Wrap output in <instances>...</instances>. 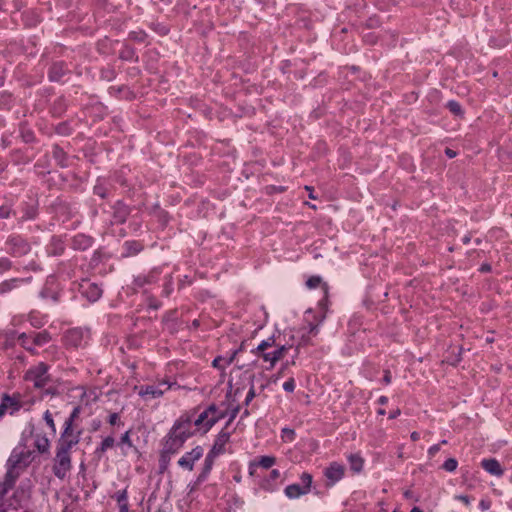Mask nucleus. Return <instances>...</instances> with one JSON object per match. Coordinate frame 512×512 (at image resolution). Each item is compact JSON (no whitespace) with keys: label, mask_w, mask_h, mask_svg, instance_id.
<instances>
[{"label":"nucleus","mask_w":512,"mask_h":512,"mask_svg":"<svg viewBox=\"0 0 512 512\" xmlns=\"http://www.w3.org/2000/svg\"><path fill=\"white\" fill-rule=\"evenodd\" d=\"M33 460V452L24 444H18L11 452L7 460V473L10 478H16L30 465Z\"/></svg>","instance_id":"nucleus-1"},{"label":"nucleus","mask_w":512,"mask_h":512,"mask_svg":"<svg viewBox=\"0 0 512 512\" xmlns=\"http://www.w3.org/2000/svg\"><path fill=\"white\" fill-rule=\"evenodd\" d=\"M289 347L285 345H276L275 339L270 337L266 340H263L252 353L260 358L266 363H269L268 369H272L276 363L283 359Z\"/></svg>","instance_id":"nucleus-2"},{"label":"nucleus","mask_w":512,"mask_h":512,"mask_svg":"<svg viewBox=\"0 0 512 512\" xmlns=\"http://www.w3.org/2000/svg\"><path fill=\"white\" fill-rule=\"evenodd\" d=\"M35 403L33 398H26L22 393L3 394L0 403V419L6 414L14 415L21 409L29 410Z\"/></svg>","instance_id":"nucleus-3"},{"label":"nucleus","mask_w":512,"mask_h":512,"mask_svg":"<svg viewBox=\"0 0 512 512\" xmlns=\"http://www.w3.org/2000/svg\"><path fill=\"white\" fill-rule=\"evenodd\" d=\"M70 451L56 446L52 470L58 479L63 480L72 468Z\"/></svg>","instance_id":"nucleus-4"},{"label":"nucleus","mask_w":512,"mask_h":512,"mask_svg":"<svg viewBox=\"0 0 512 512\" xmlns=\"http://www.w3.org/2000/svg\"><path fill=\"white\" fill-rule=\"evenodd\" d=\"M24 379L31 382L35 388H43L50 382V376L48 374V365L40 362L36 366L29 368Z\"/></svg>","instance_id":"nucleus-5"},{"label":"nucleus","mask_w":512,"mask_h":512,"mask_svg":"<svg viewBox=\"0 0 512 512\" xmlns=\"http://www.w3.org/2000/svg\"><path fill=\"white\" fill-rule=\"evenodd\" d=\"M182 447L181 440H177L170 434L168 435L160 455V467L162 470L167 468L171 456L176 454Z\"/></svg>","instance_id":"nucleus-6"},{"label":"nucleus","mask_w":512,"mask_h":512,"mask_svg":"<svg viewBox=\"0 0 512 512\" xmlns=\"http://www.w3.org/2000/svg\"><path fill=\"white\" fill-rule=\"evenodd\" d=\"M171 388V384L166 381H161L157 384L142 385L138 388V394L144 400H151L161 397L166 391Z\"/></svg>","instance_id":"nucleus-7"},{"label":"nucleus","mask_w":512,"mask_h":512,"mask_svg":"<svg viewBox=\"0 0 512 512\" xmlns=\"http://www.w3.org/2000/svg\"><path fill=\"white\" fill-rule=\"evenodd\" d=\"M80 431H77L74 426L64 424V430L57 441V447L71 450L80 441Z\"/></svg>","instance_id":"nucleus-8"},{"label":"nucleus","mask_w":512,"mask_h":512,"mask_svg":"<svg viewBox=\"0 0 512 512\" xmlns=\"http://www.w3.org/2000/svg\"><path fill=\"white\" fill-rule=\"evenodd\" d=\"M204 450L201 446H196L191 451L186 452L179 460L178 465L186 470L193 471L195 463L203 457Z\"/></svg>","instance_id":"nucleus-9"},{"label":"nucleus","mask_w":512,"mask_h":512,"mask_svg":"<svg viewBox=\"0 0 512 512\" xmlns=\"http://www.w3.org/2000/svg\"><path fill=\"white\" fill-rule=\"evenodd\" d=\"M345 474L344 465L338 462H332L329 466L324 470V476L327 479V485L333 486L338 481H340Z\"/></svg>","instance_id":"nucleus-10"},{"label":"nucleus","mask_w":512,"mask_h":512,"mask_svg":"<svg viewBox=\"0 0 512 512\" xmlns=\"http://www.w3.org/2000/svg\"><path fill=\"white\" fill-rule=\"evenodd\" d=\"M169 434L177 440H181V444L184 445L185 441L190 437V422L185 421L175 424Z\"/></svg>","instance_id":"nucleus-11"},{"label":"nucleus","mask_w":512,"mask_h":512,"mask_svg":"<svg viewBox=\"0 0 512 512\" xmlns=\"http://www.w3.org/2000/svg\"><path fill=\"white\" fill-rule=\"evenodd\" d=\"M230 439L229 432L221 431L217 436L215 443L211 449L213 455H219L224 451L225 445Z\"/></svg>","instance_id":"nucleus-12"},{"label":"nucleus","mask_w":512,"mask_h":512,"mask_svg":"<svg viewBox=\"0 0 512 512\" xmlns=\"http://www.w3.org/2000/svg\"><path fill=\"white\" fill-rule=\"evenodd\" d=\"M481 465L488 473L492 475L502 476L504 473V470L501 468L500 463L496 459H484Z\"/></svg>","instance_id":"nucleus-13"},{"label":"nucleus","mask_w":512,"mask_h":512,"mask_svg":"<svg viewBox=\"0 0 512 512\" xmlns=\"http://www.w3.org/2000/svg\"><path fill=\"white\" fill-rule=\"evenodd\" d=\"M30 498V489L20 486L14 493L13 499L16 501L15 509L22 507Z\"/></svg>","instance_id":"nucleus-14"},{"label":"nucleus","mask_w":512,"mask_h":512,"mask_svg":"<svg viewBox=\"0 0 512 512\" xmlns=\"http://www.w3.org/2000/svg\"><path fill=\"white\" fill-rule=\"evenodd\" d=\"M34 446L39 453H48L50 449V441L45 435L37 434L34 438Z\"/></svg>","instance_id":"nucleus-15"},{"label":"nucleus","mask_w":512,"mask_h":512,"mask_svg":"<svg viewBox=\"0 0 512 512\" xmlns=\"http://www.w3.org/2000/svg\"><path fill=\"white\" fill-rule=\"evenodd\" d=\"M347 460L349 462L350 469L353 472L359 473L362 471L363 466H364V459L360 456V454H358V453L350 454L347 457Z\"/></svg>","instance_id":"nucleus-16"},{"label":"nucleus","mask_w":512,"mask_h":512,"mask_svg":"<svg viewBox=\"0 0 512 512\" xmlns=\"http://www.w3.org/2000/svg\"><path fill=\"white\" fill-rule=\"evenodd\" d=\"M285 495L290 499L298 498L308 493V489H303L299 484H291L285 488Z\"/></svg>","instance_id":"nucleus-17"},{"label":"nucleus","mask_w":512,"mask_h":512,"mask_svg":"<svg viewBox=\"0 0 512 512\" xmlns=\"http://www.w3.org/2000/svg\"><path fill=\"white\" fill-rule=\"evenodd\" d=\"M65 340L68 345L76 347L81 344L82 333L77 329L69 330L65 335Z\"/></svg>","instance_id":"nucleus-18"},{"label":"nucleus","mask_w":512,"mask_h":512,"mask_svg":"<svg viewBox=\"0 0 512 512\" xmlns=\"http://www.w3.org/2000/svg\"><path fill=\"white\" fill-rule=\"evenodd\" d=\"M207 410L210 411L209 415V429L220 419L224 418L225 412L222 410H219L216 405H210Z\"/></svg>","instance_id":"nucleus-19"},{"label":"nucleus","mask_w":512,"mask_h":512,"mask_svg":"<svg viewBox=\"0 0 512 512\" xmlns=\"http://www.w3.org/2000/svg\"><path fill=\"white\" fill-rule=\"evenodd\" d=\"M84 294L90 301H96L100 298L102 290L96 284H88L87 288L84 290Z\"/></svg>","instance_id":"nucleus-20"},{"label":"nucleus","mask_w":512,"mask_h":512,"mask_svg":"<svg viewBox=\"0 0 512 512\" xmlns=\"http://www.w3.org/2000/svg\"><path fill=\"white\" fill-rule=\"evenodd\" d=\"M16 480V478H10L9 474L6 472L3 482H0V501H2L5 494L13 487Z\"/></svg>","instance_id":"nucleus-21"},{"label":"nucleus","mask_w":512,"mask_h":512,"mask_svg":"<svg viewBox=\"0 0 512 512\" xmlns=\"http://www.w3.org/2000/svg\"><path fill=\"white\" fill-rule=\"evenodd\" d=\"M115 444V439L114 437L112 436H107L106 438L103 439V441L101 442V445L99 448H97L96 452L97 453H100V454H103L105 453L108 449L112 448Z\"/></svg>","instance_id":"nucleus-22"},{"label":"nucleus","mask_w":512,"mask_h":512,"mask_svg":"<svg viewBox=\"0 0 512 512\" xmlns=\"http://www.w3.org/2000/svg\"><path fill=\"white\" fill-rule=\"evenodd\" d=\"M18 339L23 348H25L27 351H29L33 354H36V350L34 348L35 345H33V342L30 343L29 337L27 334H25V333L19 334Z\"/></svg>","instance_id":"nucleus-23"},{"label":"nucleus","mask_w":512,"mask_h":512,"mask_svg":"<svg viewBox=\"0 0 512 512\" xmlns=\"http://www.w3.org/2000/svg\"><path fill=\"white\" fill-rule=\"evenodd\" d=\"M211 410H204L198 418L195 420V425L200 426L203 425L205 427V431L209 430V413Z\"/></svg>","instance_id":"nucleus-24"},{"label":"nucleus","mask_w":512,"mask_h":512,"mask_svg":"<svg viewBox=\"0 0 512 512\" xmlns=\"http://www.w3.org/2000/svg\"><path fill=\"white\" fill-rule=\"evenodd\" d=\"M50 340V336L47 332H40L33 336V345L42 346L48 343Z\"/></svg>","instance_id":"nucleus-25"},{"label":"nucleus","mask_w":512,"mask_h":512,"mask_svg":"<svg viewBox=\"0 0 512 512\" xmlns=\"http://www.w3.org/2000/svg\"><path fill=\"white\" fill-rule=\"evenodd\" d=\"M276 462V458L273 456H262L258 461V465L264 469L271 468Z\"/></svg>","instance_id":"nucleus-26"},{"label":"nucleus","mask_w":512,"mask_h":512,"mask_svg":"<svg viewBox=\"0 0 512 512\" xmlns=\"http://www.w3.org/2000/svg\"><path fill=\"white\" fill-rule=\"evenodd\" d=\"M447 108L454 115H456V116H463V110L461 108V105L457 101H454V100L449 101L447 103Z\"/></svg>","instance_id":"nucleus-27"},{"label":"nucleus","mask_w":512,"mask_h":512,"mask_svg":"<svg viewBox=\"0 0 512 512\" xmlns=\"http://www.w3.org/2000/svg\"><path fill=\"white\" fill-rule=\"evenodd\" d=\"M295 431L290 428H283L281 431V438L285 442H292L295 439Z\"/></svg>","instance_id":"nucleus-28"},{"label":"nucleus","mask_w":512,"mask_h":512,"mask_svg":"<svg viewBox=\"0 0 512 512\" xmlns=\"http://www.w3.org/2000/svg\"><path fill=\"white\" fill-rule=\"evenodd\" d=\"M458 466V462L455 458H449L447 459L444 464H443V469L446 470L447 472H453L456 470Z\"/></svg>","instance_id":"nucleus-29"},{"label":"nucleus","mask_w":512,"mask_h":512,"mask_svg":"<svg viewBox=\"0 0 512 512\" xmlns=\"http://www.w3.org/2000/svg\"><path fill=\"white\" fill-rule=\"evenodd\" d=\"M80 407L79 406H76L72 413L70 414V416L66 419L65 423L64 424H70V426H74V422L75 420L79 417L80 415Z\"/></svg>","instance_id":"nucleus-30"},{"label":"nucleus","mask_w":512,"mask_h":512,"mask_svg":"<svg viewBox=\"0 0 512 512\" xmlns=\"http://www.w3.org/2000/svg\"><path fill=\"white\" fill-rule=\"evenodd\" d=\"M322 284V279L319 276H311L306 281V286L310 289L316 288Z\"/></svg>","instance_id":"nucleus-31"},{"label":"nucleus","mask_w":512,"mask_h":512,"mask_svg":"<svg viewBox=\"0 0 512 512\" xmlns=\"http://www.w3.org/2000/svg\"><path fill=\"white\" fill-rule=\"evenodd\" d=\"M301 481L303 483V486H301L303 489H308V492L310 491L311 484H312V476L309 473H303L301 475Z\"/></svg>","instance_id":"nucleus-32"},{"label":"nucleus","mask_w":512,"mask_h":512,"mask_svg":"<svg viewBox=\"0 0 512 512\" xmlns=\"http://www.w3.org/2000/svg\"><path fill=\"white\" fill-rule=\"evenodd\" d=\"M44 420H45L46 424L50 427L52 432L55 433L56 432V425L54 423L52 414L48 410L44 413Z\"/></svg>","instance_id":"nucleus-33"},{"label":"nucleus","mask_w":512,"mask_h":512,"mask_svg":"<svg viewBox=\"0 0 512 512\" xmlns=\"http://www.w3.org/2000/svg\"><path fill=\"white\" fill-rule=\"evenodd\" d=\"M115 498H116L118 504L128 503L127 502V499H128L127 490L124 489V490L118 491L115 494Z\"/></svg>","instance_id":"nucleus-34"},{"label":"nucleus","mask_w":512,"mask_h":512,"mask_svg":"<svg viewBox=\"0 0 512 512\" xmlns=\"http://www.w3.org/2000/svg\"><path fill=\"white\" fill-rule=\"evenodd\" d=\"M322 289L324 291V294H325V298H327L328 296V285L326 283L322 284ZM326 299L322 300L320 302V306L322 307V309L324 310V314L322 315L321 319H320V322L324 320L325 318V312H326Z\"/></svg>","instance_id":"nucleus-35"},{"label":"nucleus","mask_w":512,"mask_h":512,"mask_svg":"<svg viewBox=\"0 0 512 512\" xmlns=\"http://www.w3.org/2000/svg\"><path fill=\"white\" fill-rule=\"evenodd\" d=\"M216 456L217 455H213L212 451H210L209 454L206 456V459H205V472H208L211 469L213 460H214V458Z\"/></svg>","instance_id":"nucleus-36"},{"label":"nucleus","mask_w":512,"mask_h":512,"mask_svg":"<svg viewBox=\"0 0 512 512\" xmlns=\"http://www.w3.org/2000/svg\"><path fill=\"white\" fill-rule=\"evenodd\" d=\"M283 389L287 392H293L295 389V382L293 378H289L283 384Z\"/></svg>","instance_id":"nucleus-37"},{"label":"nucleus","mask_w":512,"mask_h":512,"mask_svg":"<svg viewBox=\"0 0 512 512\" xmlns=\"http://www.w3.org/2000/svg\"><path fill=\"white\" fill-rule=\"evenodd\" d=\"M223 361H224V358L221 356H218L213 360L212 365H213V367H215L217 369L224 370L226 366H225V364L224 365L222 364Z\"/></svg>","instance_id":"nucleus-38"},{"label":"nucleus","mask_w":512,"mask_h":512,"mask_svg":"<svg viewBox=\"0 0 512 512\" xmlns=\"http://www.w3.org/2000/svg\"><path fill=\"white\" fill-rule=\"evenodd\" d=\"M120 444H125V445H127V446H129V447H132V446H133V445H132V441H131V439H130V431H126V432L122 435V437H121V439H120Z\"/></svg>","instance_id":"nucleus-39"},{"label":"nucleus","mask_w":512,"mask_h":512,"mask_svg":"<svg viewBox=\"0 0 512 512\" xmlns=\"http://www.w3.org/2000/svg\"><path fill=\"white\" fill-rule=\"evenodd\" d=\"M240 350H241V348H240V349H238V350L233 351V353H232L228 358H224V361H223V362L225 363V366H228V365H230L232 362H234V360L236 359V356H237V354H238V352H239Z\"/></svg>","instance_id":"nucleus-40"},{"label":"nucleus","mask_w":512,"mask_h":512,"mask_svg":"<svg viewBox=\"0 0 512 512\" xmlns=\"http://www.w3.org/2000/svg\"><path fill=\"white\" fill-rule=\"evenodd\" d=\"M439 450H440V444H435L428 449V454L430 457H434L438 453Z\"/></svg>","instance_id":"nucleus-41"},{"label":"nucleus","mask_w":512,"mask_h":512,"mask_svg":"<svg viewBox=\"0 0 512 512\" xmlns=\"http://www.w3.org/2000/svg\"><path fill=\"white\" fill-rule=\"evenodd\" d=\"M255 397V390L253 387L250 388L247 396H246V399H245V404L248 405L252 399Z\"/></svg>","instance_id":"nucleus-42"},{"label":"nucleus","mask_w":512,"mask_h":512,"mask_svg":"<svg viewBox=\"0 0 512 512\" xmlns=\"http://www.w3.org/2000/svg\"><path fill=\"white\" fill-rule=\"evenodd\" d=\"M119 420H120V418H119V415L117 413H112L109 416V423L111 425H116L119 422Z\"/></svg>","instance_id":"nucleus-43"},{"label":"nucleus","mask_w":512,"mask_h":512,"mask_svg":"<svg viewBox=\"0 0 512 512\" xmlns=\"http://www.w3.org/2000/svg\"><path fill=\"white\" fill-rule=\"evenodd\" d=\"M479 506H480L481 510L486 511V510L490 509L491 503H490V501L483 499L480 501Z\"/></svg>","instance_id":"nucleus-44"},{"label":"nucleus","mask_w":512,"mask_h":512,"mask_svg":"<svg viewBox=\"0 0 512 512\" xmlns=\"http://www.w3.org/2000/svg\"><path fill=\"white\" fill-rule=\"evenodd\" d=\"M456 499L463 502L465 505H470V499L467 495H458Z\"/></svg>","instance_id":"nucleus-45"},{"label":"nucleus","mask_w":512,"mask_h":512,"mask_svg":"<svg viewBox=\"0 0 512 512\" xmlns=\"http://www.w3.org/2000/svg\"><path fill=\"white\" fill-rule=\"evenodd\" d=\"M10 214V210L7 207H0V217L8 218Z\"/></svg>","instance_id":"nucleus-46"},{"label":"nucleus","mask_w":512,"mask_h":512,"mask_svg":"<svg viewBox=\"0 0 512 512\" xmlns=\"http://www.w3.org/2000/svg\"><path fill=\"white\" fill-rule=\"evenodd\" d=\"M126 245H127L128 247H130V246H134V250L131 252V253H133V254H135V253H137L138 251H140V245H139L138 243H135V242H133V243L127 242V243H126Z\"/></svg>","instance_id":"nucleus-47"},{"label":"nucleus","mask_w":512,"mask_h":512,"mask_svg":"<svg viewBox=\"0 0 512 512\" xmlns=\"http://www.w3.org/2000/svg\"><path fill=\"white\" fill-rule=\"evenodd\" d=\"M383 382L385 384H389L391 382V374L388 370L385 371V374H384V377H383Z\"/></svg>","instance_id":"nucleus-48"},{"label":"nucleus","mask_w":512,"mask_h":512,"mask_svg":"<svg viewBox=\"0 0 512 512\" xmlns=\"http://www.w3.org/2000/svg\"><path fill=\"white\" fill-rule=\"evenodd\" d=\"M119 512H129L128 503L119 504Z\"/></svg>","instance_id":"nucleus-49"},{"label":"nucleus","mask_w":512,"mask_h":512,"mask_svg":"<svg viewBox=\"0 0 512 512\" xmlns=\"http://www.w3.org/2000/svg\"><path fill=\"white\" fill-rule=\"evenodd\" d=\"M445 154H446L449 158H454V157H456V155H457V153H456L454 150L450 149V148H446V150H445Z\"/></svg>","instance_id":"nucleus-50"},{"label":"nucleus","mask_w":512,"mask_h":512,"mask_svg":"<svg viewBox=\"0 0 512 512\" xmlns=\"http://www.w3.org/2000/svg\"><path fill=\"white\" fill-rule=\"evenodd\" d=\"M270 477L272 479H278L280 477V472L277 469H274L270 472Z\"/></svg>","instance_id":"nucleus-51"},{"label":"nucleus","mask_w":512,"mask_h":512,"mask_svg":"<svg viewBox=\"0 0 512 512\" xmlns=\"http://www.w3.org/2000/svg\"><path fill=\"white\" fill-rule=\"evenodd\" d=\"M305 189L309 192L310 199H317V197L313 194V188L311 186H305Z\"/></svg>","instance_id":"nucleus-52"},{"label":"nucleus","mask_w":512,"mask_h":512,"mask_svg":"<svg viewBox=\"0 0 512 512\" xmlns=\"http://www.w3.org/2000/svg\"><path fill=\"white\" fill-rule=\"evenodd\" d=\"M401 411L400 409H396L393 412L390 413L389 418L394 419L400 415Z\"/></svg>","instance_id":"nucleus-53"},{"label":"nucleus","mask_w":512,"mask_h":512,"mask_svg":"<svg viewBox=\"0 0 512 512\" xmlns=\"http://www.w3.org/2000/svg\"><path fill=\"white\" fill-rule=\"evenodd\" d=\"M410 437H411L412 441H417V440H419L420 435L418 432L414 431L411 433Z\"/></svg>","instance_id":"nucleus-54"},{"label":"nucleus","mask_w":512,"mask_h":512,"mask_svg":"<svg viewBox=\"0 0 512 512\" xmlns=\"http://www.w3.org/2000/svg\"><path fill=\"white\" fill-rule=\"evenodd\" d=\"M490 270H491V267H490V265H489V264H483V265L481 266V268H480V271H482V272H488V271H490Z\"/></svg>","instance_id":"nucleus-55"},{"label":"nucleus","mask_w":512,"mask_h":512,"mask_svg":"<svg viewBox=\"0 0 512 512\" xmlns=\"http://www.w3.org/2000/svg\"><path fill=\"white\" fill-rule=\"evenodd\" d=\"M379 404L385 405L388 402V398L386 396H381L378 400Z\"/></svg>","instance_id":"nucleus-56"},{"label":"nucleus","mask_w":512,"mask_h":512,"mask_svg":"<svg viewBox=\"0 0 512 512\" xmlns=\"http://www.w3.org/2000/svg\"><path fill=\"white\" fill-rule=\"evenodd\" d=\"M318 332L317 325H310V333L316 335Z\"/></svg>","instance_id":"nucleus-57"},{"label":"nucleus","mask_w":512,"mask_h":512,"mask_svg":"<svg viewBox=\"0 0 512 512\" xmlns=\"http://www.w3.org/2000/svg\"><path fill=\"white\" fill-rule=\"evenodd\" d=\"M27 249H28V245L26 243H22V247L19 251V254L25 253L27 251Z\"/></svg>","instance_id":"nucleus-58"},{"label":"nucleus","mask_w":512,"mask_h":512,"mask_svg":"<svg viewBox=\"0 0 512 512\" xmlns=\"http://www.w3.org/2000/svg\"><path fill=\"white\" fill-rule=\"evenodd\" d=\"M0 512H7L5 505L2 501H0Z\"/></svg>","instance_id":"nucleus-59"},{"label":"nucleus","mask_w":512,"mask_h":512,"mask_svg":"<svg viewBox=\"0 0 512 512\" xmlns=\"http://www.w3.org/2000/svg\"><path fill=\"white\" fill-rule=\"evenodd\" d=\"M410 512H422V510L418 507H414Z\"/></svg>","instance_id":"nucleus-60"},{"label":"nucleus","mask_w":512,"mask_h":512,"mask_svg":"<svg viewBox=\"0 0 512 512\" xmlns=\"http://www.w3.org/2000/svg\"><path fill=\"white\" fill-rule=\"evenodd\" d=\"M7 336H8L9 338H13V337L15 336V332H13V331H12V332H10V333H7Z\"/></svg>","instance_id":"nucleus-61"},{"label":"nucleus","mask_w":512,"mask_h":512,"mask_svg":"<svg viewBox=\"0 0 512 512\" xmlns=\"http://www.w3.org/2000/svg\"><path fill=\"white\" fill-rule=\"evenodd\" d=\"M378 414H380V415H384V414H385V410H384V409H380V410L378 411Z\"/></svg>","instance_id":"nucleus-62"},{"label":"nucleus","mask_w":512,"mask_h":512,"mask_svg":"<svg viewBox=\"0 0 512 512\" xmlns=\"http://www.w3.org/2000/svg\"><path fill=\"white\" fill-rule=\"evenodd\" d=\"M95 191L96 193H98L99 195H101L102 197L104 196V194L101 193V190H97V188H95Z\"/></svg>","instance_id":"nucleus-63"},{"label":"nucleus","mask_w":512,"mask_h":512,"mask_svg":"<svg viewBox=\"0 0 512 512\" xmlns=\"http://www.w3.org/2000/svg\"><path fill=\"white\" fill-rule=\"evenodd\" d=\"M439 444H440V445H441V444H442V445H445V444H447V441H446V440H442V441H441V443H439Z\"/></svg>","instance_id":"nucleus-64"}]
</instances>
